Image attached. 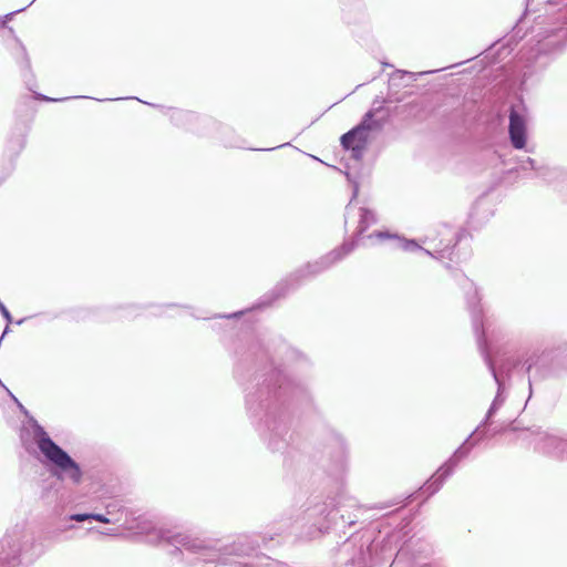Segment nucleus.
<instances>
[{
    "mask_svg": "<svg viewBox=\"0 0 567 567\" xmlns=\"http://www.w3.org/2000/svg\"><path fill=\"white\" fill-rule=\"evenodd\" d=\"M520 168L522 169H528L529 168V169L536 171L537 172V176L544 177V178L547 176V173L549 172L548 168L537 167L535 159H533L530 157H527L526 159H524L522 162Z\"/></svg>",
    "mask_w": 567,
    "mask_h": 567,
    "instance_id": "20",
    "label": "nucleus"
},
{
    "mask_svg": "<svg viewBox=\"0 0 567 567\" xmlns=\"http://www.w3.org/2000/svg\"><path fill=\"white\" fill-rule=\"evenodd\" d=\"M378 548L379 544L369 539L357 545V538L351 537L342 545L341 549L342 553L353 551L347 560L346 567H375L383 564L385 560V545L382 546L380 554L377 553Z\"/></svg>",
    "mask_w": 567,
    "mask_h": 567,
    "instance_id": "10",
    "label": "nucleus"
},
{
    "mask_svg": "<svg viewBox=\"0 0 567 567\" xmlns=\"http://www.w3.org/2000/svg\"><path fill=\"white\" fill-rule=\"evenodd\" d=\"M34 2H35V0H31V1H30V4H33Z\"/></svg>",
    "mask_w": 567,
    "mask_h": 567,
    "instance_id": "41",
    "label": "nucleus"
},
{
    "mask_svg": "<svg viewBox=\"0 0 567 567\" xmlns=\"http://www.w3.org/2000/svg\"><path fill=\"white\" fill-rule=\"evenodd\" d=\"M261 395L255 398V394H246V408L251 417H260L258 431L268 447L274 452L282 451L291 439L290 421L287 413V406L292 401L301 400L307 394L291 395L285 388L281 394L270 395V389L260 390Z\"/></svg>",
    "mask_w": 567,
    "mask_h": 567,
    "instance_id": "1",
    "label": "nucleus"
},
{
    "mask_svg": "<svg viewBox=\"0 0 567 567\" xmlns=\"http://www.w3.org/2000/svg\"><path fill=\"white\" fill-rule=\"evenodd\" d=\"M354 249L353 244L344 243L341 247L319 257L318 259L306 264L298 268L291 276L290 280L299 281L301 279L312 278L331 268L336 262L343 259Z\"/></svg>",
    "mask_w": 567,
    "mask_h": 567,
    "instance_id": "11",
    "label": "nucleus"
},
{
    "mask_svg": "<svg viewBox=\"0 0 567 567\" xmlns=\"http://www.w3.org/2000/svg\"><path fill=\"white\" fill-rule=\"evenodd\" d=\"M91 519L103 523V524H110L111 520L103 514H92L91 513Z\"/></svg>",
    "mask_w": 567,
    "mask_h": 567,
    "instance_id": "23",
    "label": "nucleus"
},
{
    "mask_svg": "<svg viewBox=\"0 0 567 567\" xmlns=\"http://www.w3.org/2000/svg\"><path fill=\"white\" fill-rule=\"evenodd\" d=\"M390 507V504L383 505L382 508Z\"/></svg>",
    "mask_w": 567,
    "mask_h": 567,
    "instance_id": "38",
    "label": "nucleus"
},
{
    "mask_svg": "<svg viewBox=\"0 0 567 567\" xmlns=\"http://www.w3.org/2000/svg\"><path fill=\"white\" fill-rule=\"evenodd\" d=\"M31 427L33 441L43 455L44 463L53 467L52 474L58 477L64 476L73 484H80L83 476L80 465L50 437L37 421L32 422Z\"/></svg>",
    "mask_w": 567,
    "mask_h": 567,
    "instance_id": "5",
    "label": "nucleus"
},
{
    "mask_svg": "<svg viewBox=\"0 0 567 567\" xmlns=\"http://www.w3.org/2000/svg\"><path fill=\"white\" fill-rule=\"evenodd\" d=\"M347 502H349L348 506H355L354 499L348 498Z\"/></svg>",
    "mask_w": 567,
    "mask_h": 567,
    "instance_id": "31",
    "label": "nucleus"
},
{
    "mask_svg": "<svg viewBox=\"0 0 567 567\" xmlns=\"http://www.w3.org/2000/svg\"><path fill=\"white\" fill-rule=\"evenodd\" d=\"M24 144H25V137L24 136L19 137L17 140L18 151H21L24 147Z\"/></svg>",
    "mask_w": 567,
    "mask_h": 567,
    "instance_id": "29",
    "label": "nucleus"
},
{
    "mask_svg": "<svg viewBox=\"0 0 567 567\" xmlns=\"http://www.w3.org/2000/svg\"><path fill=\"white\" fill-rule=\"evenodd\" d=\"M383 124L382 120L374 117L373 111H369L357 126L341 136L342 147L351 151L352 158L360 161L363 157L371 134L381 131Z\"/></svg>",
    "mask_w": 567,
    "mask_h": 567,
    "instance_id": "9",
    "label": "nucleus"
},
{
    "mask_svg": "<svg viewBox=\"0 0 567 567\" xmlns=\"http://www.w3.org/2000/svg\"><path fill=\"white\" fill-rule=\"evenodd\" d=\"M45 551L31 536L13 530L0 540V567H27Z\"/></svg>",
    "mask_w": 567,
    "mask_h": 567,
    "instance_id": "6",
    "label": "nucleus"
},
{
    "mask_svg": "<svg viewBox=\"0 0 567 567\" xmlns=\"http://www.w3.org/2000/svg\"><path fill=\"white\" fill-rule=\"evenodd\" d=\"M71 527H72V526L65 527V528H63V529L54 530V532H52L51 534H49V535L45 537V539H53V538H55V537L59 535V533H63L64 530H66V529H69V528H71Z\"/></svg>",
    "mask_w": 567,
    "mask_h": 567,
    "instance_id": "28",
    "label": "nucleus"
},
{
    "mask_svg": "<svg viewBox=\"0 0 567 567\" xmlns=\"http://www.w3.org/2000/svg\"><path fill=\"white\" fill-rule=\"evenodd\" d=\"M171 118L176 125H184L186 122L193 121L196 116L192 112L183 111V110H172Z\"/></svg>",
    "mask_w": 567,
    "mask_h": 567,
    "instance_id": "19",
    "label": "nucleus"
},
{
    "mask_svg": "<svg viewBox=\"0 0 567 567\" xmlns=\"http://www.w3.org/2000/svg\"><path fill=\"white\" fill-rule=\"evenodd\" d=\"M436 236L427 235L423 240L432 249L422 248L413 239H400L399 245L404 251L422 250L437 260H452V249L457 243V233L450 226L443 225L436 231Z\"/></svg>",
    "mask_w": 567,
    "mask_h": 567,
    "instance_id": "8",
    "label": "nucleus"
},
{
    "mask_svg": "<svg viewBox=\"0 0 567 567\" xmlns=\"http://www.w3.org/2000/svg\"><path fill=\"white\" fill-rule=\"evenodd\" d=\"M8 331H9V327L7 326V327H6V329H4V331H3V333H2V336H1V339H3V337L6 336V333H8Z\"/></svg>",
    "mask_w": 567,
    "mask_h": 567,
    "instance_id": "32",
    "label": "nucleus"
},
{
    "mask_svg": "<svg viewBox=\"0 0 567 567\" xmlns=\"http://www.w3.org/2000/svg\"><path fill=\"white\" fill-rule=\"evenodd\" d=\"M390 507V504L383 505L382 508Z\"/></svg>",
    "mask_w": 567,
    "mask_h": 567,
    "instance_id": "37",
    "label": "nucleus"
},
{
    "mask_svg": "<svg viewBox=\"0 0 567 567\" xmlns=\"http://www.w3.org/2000/svg\"><path fill=\"white\" fill-rule=\"evenodd\" d=\"M9 33L11 34L14 45L12 47V52L14 54L17 63L21 64L25 69L30 68V60L28 56V52L22 42L14 35L13 29L8 28Z\"/></svg>",
    "mask_w": 567,
    "mask_h": 567,
    "instance_id": "18",
    "label": "nucleus"
},
{
    "mask_svg": "<svg viewBox=\"0 0 567 567\" xmlns=\"http://www.w3.org/2000/svg\"><path fill=\"white\" fill-rule=\"evenodd\" d=\"M374 237L379 238V239H384V238H389L390 234L386 231H374L373 234L368 236L369 239H372Z\"/></svg>",
    "mask_w": 567,
    "mask_h": 567,
    "instance_id": "26",
    "label": "nucleus"
},
{
    "mask_svg": "<svg viewBox=\"0 0 567 567\" xmlns=\"http://www.w3.org/2000/svg\"><path fill=\"white\" fill-rule=\"evenodd\" d=\"M158 539L161 543L174 547L171 551L173 555L177 553L184 554V551L197 555L206 564L205 567L233 564H238L240 567H249V563L236 561L234 557H250L258 547L257 538L246 534L239 535L231 544L224 546H217V544L172 530H159Z\"/></svg>",
    "mask_w": 567,
    "mask_h": 567,
    "instance_id": "2",
    "label": "nucleus"
},
{
    "mask_svg": "<svg viewBox=\"0 0 567 567\" xmlns=\"http://www.w3.org/2000/svg\"><path fill=\"white\" fill-rule=\"evenodd\" d=\"M262 355L270 361V370L262 372L255 378V384L251 390L246 394H255V398H260L261 392L270 389V395L281 394L286 388L291 395L308 394V385L303 380L292 378L291 371L288 370V364L296 360L300 354L285 342L280 341L274 349V354H270L269 346L261 344Z\"/></svg>",
    "mask_w": 567,
    "mask_h": 567,
    "instance_id": "3",
    "label": "nucleus"
},
{
    "mask_svg": "<svg viewBox=\"0 0 567 567\" xmlns=\"http://www.w3.org/2000/svg\"><path fill=\"white\" fill-rule=\"evenodd\" d=\"M463 287L465 289H468L467 291V301L472 308L473 311V327L474 331L477 338V344L478 349L482 353V357L491 371L496 384H497V392L496 395L488 409L489 415H495L496 412L502 408L506 400V386H505V380L509 377V371L514 367V363L509 361L502 362L498 368L496 367V360L493 358L492 348L489 347V340H488V332L489 327L485 326L483 321L480 318L481 310L477 309L478 303V293L476 288H474L473 282L464 278V285Z\"/></svg>",
    "mask_w": 567,
    "mask_h": 567,
    "instance_id": "4",
    "label": "nucleus"
},
{
    "mask_svg": "<svg viewBox=\"0 0 567 567\" xmlns=\"http://www.w3.org/2000/svg\"><path fill=\"white\" fill-rule=\"evenodd\" d=\"M34 2H35V0H31V1H30V4H33Z\"/></svg>",
    "mask_w": 567,
    "mask_h": 567,
    "instance_id": "43",
    "label": "nucleus"
},
{
    "mask_svg": "<svg viewBox=\"0 0 567 567\" xmlns=\"http://www.w3.org/2000/svg\"><path fill=\"white\" fill-rule=\"evenodd\" d=\"M13 14H14V12L9 13V14H6V16H4V19H6V20H9Z\"/></svg>",
    "mask_w": 567,
    "mask_h": 567,
    "instance_id": "33",
    "label": "nucleus"
},
{
    "mask_svg": "<svg viewBox=\"0 0 567 567\" xmlns=\"http://www.w3.org/2000/svg\"><path fill=\"white\" fill-rule=\"evenodd\" d=\"M358 217V226L355 228V240L350 244L355 245L362 240L363 233L373 224L377 223L375 215L372 210L363 208V207H353L349 204L346 208V224H348L350 216Z\"/></svg>",
    "mask_w": 567,
    "mask_h": 567,
    "instance_id": "14",
    "label": "nucleus"
},
{
    "mask_svg": "<svg viewBox=\"0 0 567 567\" xmlns=\"http://www.w3.org/2000/svg\"><path fill=\"white\" fill-rule=\"evenodd\" d=\"M70 520L74 522H84L91 519V513H83V514H72L69 516Z\"/></svg>",
    "mask_w": 567,
    "mask_h": 567,
    "instance_id": "22",
    "label": "nucleus"
},
{
    "mask_svg": "<svg viewBox=\"0 0 567 567\" xmlns=\"http://www.w3.org/2000/svg\"><path fill=\"white\" fill-rule=\"evenodd\" d=\"M0 312L3 316V318L7 320V322L10 323L12 320V317H11L9 310L7 309V307L1 301H0Z\"/></svg>",
    "mask_w": 567,
    "mask_h": 567,
    "instance_id": "25",
    "label": "nucleus"
},
{
    "mask_svg": "<svg viewBox=\"0 0 567 567\" xmlns=\"http://www.w3.org/2000/svg\"><path fill=\"white\" fill-rule=\"evenodd\" d=\"M34 2H35V0H31V1H30V4H33Z\"/></svg>",
    "mask_w": 567,
    "mask_h": 567,
    "instance_id": "40",
    "label": "nucleus"
},
{
    "mask_svg": "<svg viewBox=\"0 0 567 567\" xmlns=\"http://www.w3.org/2000/svg\"><path fill=\"white\" fill-rule=\"evenodd\" d=\"M508 136L514 148H525L527 142V122L514 107H512L509 112Z\"/></svg>",
    "mask_w": 567,
    "mask_h": 567,
    "instance_id": "13",
    "label": "nucleus"
},
{
    "mask_svg": "<svg viewBox=\"0 0 567 567\" xmlns=\"http://www.w3.org/2000/svg\"><path fill=\"white\" fill-rule=\"evenodd\" d=\"M537 449L545 454L565 458L567 452V439L545 433L539 436Z\"/></svg>",
    "mask_w": 567,
    "mask_h": 567,
    "instance_id": "15",
    "label": "nucleus"
},
{
    "mask_svg": "<svg viewBox=\"0 0 567 567\" xmlns=\"http://www.w3.org/2000/svg\"><path fill=\"white\" fill-rule=\"evenodd\" d=\"M546 2L550 4L563 6L565 18L567 20V0H546Z\"/></svg>",
    "mask_w": 567,
    "mask_h": 567,
    "instance_id": "24",
    "label": "nucleus"
},
{
    "mask_svg": "<svg viewBox=\"0 0 567 567\" xmlns=\"http://www.w3.org/2000/svg\"><path fill=\"white\" fill-rule=\"evenodd\" d=\"M444 471V466H440L435 474H433L424 484L423 491L429 494V496L437 493L443 486L444 482L450 477Z\"/></svg>",
    "mask_w": 567,
    "mask_h": 567,
    "instance_id": "17",
    "label": "nucleus"
},
{
    "mask_svg": "<svg viewBox=\"0 0 567 567\" xmlns=\"http://www.w3.org/2000/svg\"><path fill=\"white\" fill-rule=\"evenodd\" d=\"M37 99H38V100H41V101H47V102H58V101H65V100H68L69 97H64V99H52V97H49V96L43 95V94H37Z\"/></svg>",
    "mask_w": 567,
    "mask_h": 567,
    "instance_id": "27",
    "label": "nucleus"
},
{
    "mask_svg": "<svg viewBox=\"0 0 567 567\" xmlns=\"http://www.w3.org/2000/svg\"><path fill=\"white\" fill-rule=\"evenodd\" d=\"M414 543L410 540L404 544L396 553L395 563H401L402 560L410 557L411 567H436L429 561H425L430 554L429 545L425 543H421L417 550L414 548Z\"/></svg>",
    "mask_w": 567,
    "mask_h": 567,
    "instance_id": "12",
    "label": "nucleus"
},
{
    "mask_svg": "<svg viewBox=\"0 0 567 567\" xmlns=\"http://www.w3.org/2000/svg\"><path fill=\"white\" fill-rule=\"evenodd\" d=\"M494 415H489L488 412L486 413L485 415V419L481 422V424L476 427L478 429V433H476L475 435H477V437H481V440L484 437L485 433L484 432H481V427L482 426H486L491 423V419L493 417Z\"/></svg>",
    "mask_w": 567,
    "mask_h": 567,
    "instance_id": "21",
    "label": "nucleus"
},
{
    "mask_svg": "<svg viewBox=\"0 0 567 567\" xmlns=\"http://www.w3.org/2000/svg\"><path fill=\"white\" fill-rule=\"evenodd\" d=\"M346 506L341 501L336 502L334 499L317 502L309 506L303 517L307 525L305 537L308 539L319 537L337 524L339 516L346 522L344 513H341L344 512ZM347 523L353 525L355 519L349 516Z\"/></svg>",
    "mask_w": 567,
    "mask_h": 567,
    "instance_id": "7",
    "label": "nucleus"
},
{
    "mask_svg": "<svg viewBox=\"0 0 567 567\" xmlns=\"http://www.w3.org/2000/svg\"><path fill=\"white\" fill-rule=\"evenodd\" d=\"M530 368H532V363H528V365H527V371H529V370H530Z\"/></svg>",
    "mask_w": 567,
    "mask_h": 567,
    "instance_id": "36",
    "label": "nucleus"
},
{
    "mask_svg": "<svg viewBox=\"0 0 567 567\" xmlns=\"http://www.w3.org/2000/svg\"><path fill=\"white\" fill-rule=\"evenodd\" d=\"M34 2H35V0H31V1H30V4H33Z\"/></svg>",
    "mask_w": 567,
    "mask_h": 567,
    "instance_id": "42",
    "label": "nucleus"
},
{
    "mask_svg": "<svg viewBox=\"0 0 567 567\" xmlns=\"http://www.w3.org/2000/svg\"><path fill=\"white\" fill-rule=\"evenodd\" d=\"M241 312H235V313H231V315H228V316H225L226 318H235V317H238Z\"/></svg>",
    "mask_w": 567,
    "mask_h": 567,
    "instance_id": "30",
    "label": "nucleus"
},
{
    "mask_svg": "<svg viewBox=\"0 0 567 567\" xmlns=\"http://www.w3.org/2000/svg\"><path fill=\"white\" fill-rule=\"evenodd\" d=\"M395 74H401V75H403V74H406V72H403V71L396 70V71H395Z\"/></svg>",
    "mask_w": 567,
    "mask_h": 567,
    "instance_id": "34",
    "label": "nucleus"
},
{
    "mask_svg": "<svg viewBox=\"0 0 567 567\" xmlns=\"http://www.w3.org/2000/svg\"><path fill=\"white\" fill-rule=\"evenodd\" d=\"M34 2H35V0H31V1H30V4H33Z\"/></svg>",
    "mask_w": 567,
    "mask_h": 567,
    "instance_id": "39",
    "label": "nucleus"
},
{
    "mask_svg": "<svg viewBox=\"0 0 567 567\" xmlns=\"http://www.w3.org/2000/svg\"><path fill=\"white\" fill-rule=\"evenodd\" d=\"M478 433V429H475L470 436L463 442V444L456 449L452 456L443 464L444 471L447 475H452L458 463L467 457L471 450L481 441V437L473 439Z\"/></svg>",
    "mask_w": 567,
    "mask_h": 567,
    "instance_id": "16",
    "label": "nucleus"
},
{
    "mask_svg": "<svg viewBox=\"0 0 567 567\" xmlns=\"http://www.w3.org/2000/svg\"><path fill=\"white\" fill-rule=\"evenodd\" d=\"M275 147H270V148H264L262 151H274Z\"/></svg>",
    "mask_w": 567,
    "mask_h": 567,
    "instance_id": "35",
    "label": "nucleus"
}]
</instances>
